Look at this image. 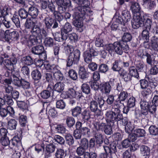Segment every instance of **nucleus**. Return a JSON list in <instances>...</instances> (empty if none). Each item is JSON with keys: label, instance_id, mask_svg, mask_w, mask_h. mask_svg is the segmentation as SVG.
<instances>
[{"label": "nucleus", "instance_id": "obj_49", "mask_svg": "<svg viewBox=\"0 0 158 158\" xmlns=\"http://www.w3.org/2000/svg\"><path fill=\"white\" fill-rule=\"evenodd\" d=\"M52 76L50 73H46L44 74L42 80L44 83L49 82L52 80Z\"/></svg>", "mask_w": 158, "mask_h": 158}, {"label": "nucleus", "instance_id": "obj_18", "mask_svg": "<svg viewBox=\"0 0 158 158\" xmlns=\"http://www.w3.org/2000/svg\"><path fill=\"white\" fill-rule=\"evenodd\" d=\"M42 38L38 36L31 37L27 41V45L28 46L30 47L34 45L40 44L42 41Z\"/></svg>", "mask_w": 158, "mask_h": 158}, {"label": "nucleus", "instance_id": "obj_63", "mask_svg": "<svg viewBox=\"0 0 158 158\" xmlns=\"http://www.w3.org/2000/svg\"><path fill=\"white\" fill-rule=\"evenodd\" d=\"M53 76L57 81H62L64 78L63 74L61 73L60 70H59L55 73L53 74Z\"/></svg>", "mask_w": 158, "mask_h": 158}, {"label": "nucleus", "instance_id": "obj_58", "mask_svg": "<svg viewBox=\"0 0 158 158\" xmlns=\"http://www.w3.org/2000/svg\"><path fill=\"white\" fill-rule=\"evenodd\" d=\"M21 139L20 135H17L16 136H15L11 139V143L14 146H15L17 145L18 143H20V141Z\"/></svg>", "mask_w": 158, "mask_h": 158}, {"label": "nucleus", "instance_id": "obj_7", "mask_svg": "<svg viewBox=\"0 0 158 158\" xmlns=\"http://www.w3.org/2000/svg\"><path fill=\"white\" fill-rule=\"evenodd\" d=\"M114 51L117 54L122 55L123 51L126 53L129 50V47L127 44L123 43V41H116L114 42Z\"/></svg>", "mask_w": 158, "mask_h": 158}, {"label": "nucleus", "instance_id": "obj_8", "mask_svg": "<svg viewBox=\"0 0 158 158\" xmlns=\"http://www.w3.org/2000/svg\"><path fill=\"white\" fill-rule=\"evenodd\" d=\"M52 93L53 98L57 100V97L59 96H56L55 93L53 91V89L52 86L49 85L47 87L46 89L43 90L40 93V95L42 98L43 99H46L49 98L51 96V93Z\"/></svg>", "mask_w": 158, "mask_h": 158}, {"label": "nucleus", "instance_id": "obj_39", "mask_svg": "<svg viewBox=\"0 0 158 158\" xmlns=\"http://www.w3.org/2000/svg\"><path fill=\"white\" fill-rule=\"evenodd\" d=\"M149 30L144 29L141 35L142 40L143 43H148L149 41Z\"/></svg>", "mask_w": 158, "mask_h": 158}, {"label": "nucleus", "instance_id": "obj_3", "mask_svg": "<svg viewBox=\"0 0 158 158\" xmlns=\"http://www.w3.org/2000/svg\"><path fill=\"white\" fill-rule=\"evenodd\" d=\"M105 153H102L100 155V158H107V156L112 158L113 155L115 154L117 152L116 145L113 142L110 143L109 146H103Z\"/></svg>", "mask_w": 158, "mask_h": 158}, {"label": "nucleus", "instance_id": "obj_38", "mask_svg": "<svg viewBox=\"0 0 158 158\" xmlns=\"http://www.w3.org/2000/svg\"><path fill=\"white\" fill-rule=\"evenodd\" d=\"M64 85L62 82H58L53 86L54 90L59 93H61L64 89Z\"/></svg>", "mask_w": 158, "mask_h": 158}, {"label": "nucleus", "instance_id": "obj_56", "mask_svg": "<svg viewBox=\"0 0 158 158\" xmlns=\"http://www.w3.org/2000/svg\"><path fill=\"white\" fill-rule=\"evenodd\" d=\"M6 30L5 31L4 26L0 21V38L3 40L6 35Z\"/></svg>", "mask_w": 158, "mask_h": 158}, {"label": "nucleus", "instance_id": "obj_46", "mask_svg": "<svg viewBox=\"0 0 158 158\" xmlns=\"http://www.w3.org/2000/svg\"><path fill=\"white\" fill-rule=\"evenodd\" d=\"M122 15L124 22L126 23L130 20L131 15L129 11L126 10H124L123 11Z\"/></svg>", "mask_w": 158, "mask_h": 158}, {"label": "nucleus", "instance_id": "obj_21", "mask_svg": "<svg viewBox=\"0 0 158 158\" xmlns=\"http://www.w3.org/2000/svg\"><path fill=\"white\" fill-rule=\"evenodd\" d=\"M111 87L110 83L102 82L99 85V89L104 94L109 93L110 91Z\"/></svg>", "mask_w": 158, "mask_h": 158}, {"label": "nucleus", "instance_id": "obj_17", "mask_svg": "<svg viewBox=\"0 0 158 158\" xmlns=\"http://www.w3.org/2000/svg\"><path fill=\"white\" fill-rule=\"evenodd\" d=\"M135 98L132 97L129 98L128 101L127 106H124L123 109V113L127 114L131 108L135 106Z\"/></svg>", "mask_w": 158, "mask_h": 158}, {"label": "nucleus", "instance_id": "obj_47", "mask_svg": "<svg viewBox=\"0 0 158 158\" xmlns=\"http://www.w3.org/2000/svg\"><path fill=\"white\" fill-rule=\"evenodd\" d=\"M30 83L22 78L19 87H22L24 89H29L31 88Z\"/></svg>", "mask_w": 158, "mask_h": 158}, {"label": "nucleus", "instance_id": "obj_13", "mask_svg": "<svg viewBox=\"0 0 158 158\" xmlns=\"http://www.w3.org/2000/svg\"><path fill=\"white\" fill-rule=\"evenodd\" d=\"M55 2L58 6V9H59L60 10L65 11L67 6H71L70 0H55Z\"/></svg>", "mask_w": 158, "mask_h": 158}, {"label": "nucleus", "instance_id": "obj_51", "mask_svg": "<svg viewBox=\"0 0 158 158\" xmlns=\"http://www.w3.org/2000/svg\"><path fill=\"white\" fill-rule=\"evenodd\" d=\"M72 27L70 24L68 22L66 23L64 26L63 29L61 31L66 34L71 31L72 30Z\"/></svg>", "mask_w": 158, "mask_h": 158}, {"label": "nucleus", "instance_id": "obj_62", "mask_svg": "<svg viewBox=\"0 0 158 158\" xmlns=\"http://www.w3.org/2000/svg\"><path fill=\"white\" fill-rule=\"evenodd\" d=\"M144 89L142 92V95L143 97L146 98L150 97L152 92L150 89L147 88Z\"/></svg>", "mask_w": 158, "mask_h": 158}, {"label": "nucleus", "instance_id": "obj_1", "mask_svg": "<svg viewBox=\"0 0 158 158\" xmlns=\"http://www.w3.org/2000/svg\"><path fill=\"white\" fill-rule=\"evenodd\" d=\"M116 106V108L113 107L111 110L108 111L105 113L106 121L110 123V125L107 124L103 130L107 135H111L113 133L111 126L113 127L114 123H116L117 127L118 121L123 119V115L118 108L119 106L117 105Z\"/></svg>", "mask_w": 158, "mask_h": 158}, {"label": "nucleus", "instance_id": "obj_29", "mask_svg": "<svg viewBox=\"0 0 158 158\" xmlns=\"http://www.w3.org/2000/svg\"><path fill=\"white\" fill-rule=\"evenodd\" d=\"M120 76L122 77L124 81L126 82L131 81L132 77L130 73L123 69L119 72Z\"/></svg>", "mask_w": 158, "mask_h": 158}, {"label": "nucleus", "instance_id": "obj_2", "mask_svg": "<svg viewBox=\"0 0 158 158\" xmlns=\"http://www.w3.org/2000/svg\"><path fill=\"white\" fill-rule=\"evenodd\" d=\"M85 10L84 7L79 6L77 8V11L73 15V23L78 28H81L83 26V17L85 14Z\"/></svg>", "mask_w": 158, "mask_h": 158}, {"label": "nucleus", "instance_id": "obj_36", "mask_svg": "<svg viewBox=\"0 0 158 158\" xmlns=\"http://www.w3.org/2000/svg\"><path fill=\"white\" fill-rule=\"evenodd\" d=\"M82 110V107L78 106H76L71 110L72 115L74 117H77L81 113Z\"/></svg>", "mask_w": 158, "mask_h": 158}, {"label": "nucleus", "instance_id": "obj_5", "mask_svg": "<svg viewBox=\"0 0 158 158\" xmlns=\"http://www.w3.org/2000/svg\"><path fill=\"white\" fill-rule=\"evenodd\" d=\"M145 20V16L143 12L138 15H134L133 16V20L131 21L132 26L133 28L137 29L143 25Z\"/></svg>", "mask_w": 158, "mask_h": 158}, {"label": "nucleus", "instance_id": "obj_14", "mask_svg": "<svg viewBox=\"0 0 158 158\" xmlns=\"http://www.w3.org/2000/svg\"><path fill=\"white\" fill-rule=\"evenodd\" d=\"M89 108L91 111L94 112L95 115L98 116L102 114V111L98 108V103L96 101L93 100L91 102Z\"/></svg>", "mask_w": 158, "mask_h": 158}, {"label": "nucleus", "instance_id": "obj_20", "mask_svg": "<svg viewBox=\"0 0 158 158\" xmlns=\"http://www.w3.org/2000/svg\"><path fill=\"white\" fill-rule=\"evenodd\" d=\"M128 93L126 91H123L121 92L120 94L118 95V101L117 102V104H115V105L112 107V108L113 107L114 108H116L117 107L116 106L117 105H118V106H119L118 108L119 109V105L118 104V103L119 102L121 104H123V103H122V102L125 101V100L128 98Z\"/></svg>", "mask_w": 158, "mask_h": 158}, {"label": "nucleus", "instance_id": "obj_11", "mask_svg": "<svg viewBox=\"0 0 158 158\" xmlns=\"http://www.w3.org/2000/svg\"><path fill=\"white\" fill-rule=\"evenodd\" d=\"M97 52L93 49H90L89 50L85 52L83 56L85 62L87 63H90L92 58L97 56Z\"/></svg>", "mask_w": 158, "mask_h": 158}, {"label": "nucleus", "instance_id": "obj_44", "mask_svg": "<svg viewBox=\"0 0 158 158\" xmlns=\"http://www.w3.org/2000/svg\"><path fill=\"white\" fill-rule=\"evenodd\" d=\"M35 24V22L30 20H27L25 24V27L26 30L30 32Z\"/></svg>", "mask_w": 158, "mask_h": 158}, {"label": "nucleus", "instance_id": "obj_4", "mask_svg": "<svg viewBox=\"0 0 158 158\" xmlns=\"http://www.w3.org/2000/svg\"><path fill=\"white\" fill-rule=\"evenodd\" d=\"M80 51L77 49L70 53L66 60L67 66L70 67L73 64H77L80 60Z\"/></svg>", "mask_w": 158, "mask_h": 158}, {"label": "nucleus", "instance_id": "obj_55", "mask_svg": "<svg viewBox=\"0 0 158 158\" xmlns=\"http://www.w3.org/2000/svg\"><path fill=\"white\" fill-rule=\"evenodd\" d=\"M114 42L113 44H106L104 47V49L108 51L110 54H111L114 51Z\"/></svg>", "mask_w": 158, "mask_h": 158}, {"label": "nucleus", "instance_id": "obj_32", "mask_svg": "<svg viewBox=\"0 0 158 158\" xmlns=\"http://www.w3.org/2000/svg\"><path fill=\"white\" fill-rule=\"evenodd\" d=\"M107 124L100 121H95L94 123V128L96 131H99L100 130L103 131Z\"/></svg>", "mask_w": 158, "mask_h": 158}, {"label": "nucleus", "instance_id": "obj_53", "mask_svg": "<svg viewBox=\"0 0 158 158\" xmlns=\"http://www.w3.org/2000/svg\"><path fill=\"white\" fill-rule=\"evenodd\" d=\"M134 132L138 137H144L146 134L145 131L144 129L140 128L136 129L134 130Z\"/></svg>", "mask_w": 158, "mask_h": 158}, {"label": "nucleus", "instance_id": "obj_60", "mask_svg": "<svg viewBox=\"0 0 158 158\" xmlns=\"http://www.w3.org/2000/svg\"><path fill=\"white\" fill-rule=\"evenodd\" d=\"M68 74L70 77L73 80H76L77 79V74L76 71L73 69L70 70Z\"/></svg>", "mask_w": 158, "mask_h": 158}, {"label": "nucleus", "instance_id": "obj_27", "mask_svg": "<svg viewBox=\"0 0 158 158\" xmlns=\"http://www.w3.org/2000/svg\"><path fill=\"white\" fill-rule=\"evenodd\" d=\"M19 73L17 72L15 74H12V83L15 86L19 87L22 81V78L19 79Z\"/></svg>", "mask_w": 158, "mask_h": 158}, {"label": "nucleus", "instance_id": "obj_22", "mask_svg": "<svg viewBox=\"0 0 158 158\" xmlns=\"http://www.w3.org/2000/svg\"><path fill=\"white\" fill-rule=\"evenodd\" d=\"M89 73L87 72L84 66L79 67L78 74L80 79L83 80L87 79L89 77Z\"/></svg>", "mask_w": 158, "mask_h": 158}, {"label": "nucleus", "instance_id": "obj_40", "mask_svg": "<svg viewBox=\"0 0 158 158\" xmlns=\"http://www.w3.org/2000/svg\"><path fill=\"white\" fill-rule=\"evenodd\" d=\"M65 141L69 146L73 145L74 142V139L72 135L69 134H66L64 136Z\"/></svg>", "mask_w": 158, "mask_h": 158}, {"label": "nucleus", "instance_id": "obj_37", "mask_svg": "<svg viewBox=\"0 0 158 158\" xmlns=\"http://www.w3.org/2000/svg\"><path fill=\"white\" fill-rule=\"evenodd\" d=\"M94 136L96 139L97 143L99 144V146H100L103 141V135L102 133L99 132L98 131H95Z\"/></svg>", "mask_w": 158, "mask_h": 158}, {"label": "nucleus", "instance_id": "obj_45", "mask_svg": "<svg viewBox=\"0 0 158 158\" xmlns=\"http://www.w3.org/2000/svg\"><path fill=\"white\" fill-rule=\"evenodd\" d=\"M81 91L86 94H88L90 93V88L89 85L86 83L82 84L81 87Z\"/></svg>", "mask_w": 158, "mask_h": 158}, {"label": "nucleus", "instance_id": "obj_10", "mask_svg": "<svg viewBox=\"0 0 158 158\" xmlns=\"http://www.w3.org/2000/svg\"><path fill=\"white\" fill-rule=\"evenodd\" d=\"M19 34L17 31H14L11 32L10 30H6L4 40L8 42L10 41V40H17L19 39Z\"/></svg>", "mask_w": 158, "mask_h": 158}, {"label": "nucleus", "instance_id": "obj_35", "mask_svg": "<svg viewBox=\"0 0 158 158\" xmlns=\"http://www.w3.org/2000/svg\"><path fill=\"white\" fill-rule=\"evenodd\" d=\"M22 62L25 65L30 66L34 64V60L30 56H27L23 57Z\"/></svg>", "mask_w": 158, "mask_h": 158}, {"label": "nucleus", "instance_id": "obj_34", "mask_svg": "<svg viewBox=\"0 0 158 158\" xmlns=\"http://www.w3.org/2000/svg\"><path fill=\"white\" fill-rule=\"evenodd\" d=\"M143 28L145 30H150L151 25L152 24V20L149 18H147L146 16H145V20L143 21Z\"/></svg>", "mask_w": 158, "mask_h": 158}, {"label": "nucleus", "instance_id": "obj_12", "mask_svg": "<svg viewBox=\"0 0 158 158\" xmlns=\"http://www.w3.org/2000/svg\"><path fill=\"white\" fill-rule=\"evenodd\" d=\"M17 62L16 58L12 57L10 58V60L7 59H5L4 64L8 70L10 71L14 70Z\"/></svg>", "mask_w": 158, "mask_h": 158}, {"label": "nucleus", "instance_id": "obj_24", "mask_svg": "<svg viewBox=\"0 0 158 158\" xmlns=\"http://www.w3.org/2000/svg\"><path fill=\"white\" fill-rule=\"evenodd\" d=\"M143 56L146 58V62L148 64L151 66L154 64L155 61L152 54L145 52L143 55Z\"/></svg>", "mask_w": 158, "mask_h": 158}, {"label": "nucleus", "instance_id": "obj_31", "mask_svg": "<svg viewBox=\"0 0 158 158\" xmlns=\"http://www.w3.org/2000/svg\"><path fill=\"white\" fill-rule=\"evenodd\" d=\"M53 19L52 17L47 16L45 17L44 21L45 26V28L47 30H51L52 23L53 22Z\"/></svg>", "mask_w": 158, "mask_h": 158}, {"label": "nucleus", "instance_id": "obj_23", "mask_svg": "<svg viewBox=\"0 0 158 158\" xmlns=\"http://www.w3.org/2000/svg\"><path fill=\"white\" fill-rule=\"evenodd\" d=\"M28 13L32 17V18H35L37 17L39 12L38 9L37 7L33 6H31L29 4Z\"/></svg>", "mask_w": 158, "mask_h": 158}, {"label": "nucleus", "instance_id": "obj_28", "mask_svg": "<svg viewBox=\"0 0 158 158\" xmlns=\"http://www.w3.org/2000/svg\"><path fill=\"white\" fill-rule=\"evenodd\" d=\"M140 152L143 156H148L150 154V149L148 146L142 145L140 147Z\"/></svg>", "mask_w": 158, "mask_h": 158}, {"label": "nucleus", "instance_id": "obj_50", "mask_svg": "<svg viewBox=\"0 0 158 158\" xmlns=\"http://www.w3.org/2000/svg\"><path fill=\"white\" fill-rule=\"evenodd\" d=\"M44 43L46 47H52L54 45V40L52 38L48 37L45 38Z\"/></svg>", "mask_w": 158, "mask_h": 158}, {"label": "nucleus", "instance_id": "obj_30", "mask_svg": "<svg viewBox=\"0 0 158 158\" xmlns=\"http://www.w3.org/2000/svg\"><path fill=\"white\" fill-rule=\"evenodd\" d=\"M151 47L154 51H158V37L153 36L151 38Z\"/></svg>", "mask_w": 158, "mask_h": 158}, {"label": "nucleus", "instance_id": "obj_15", "mask_svg": "<svg viewBox=\"0 0 158 158\" xmlns=\"http://www.w3.org/2000/svg\"><path fill=\"white\" fill-rule=\"evenodd\" d=\"M54 38L56 41L59 42H63L62 44L64 46L65 43V41L67 39L68 36V34H66L61 31V33H57L54 35Z\"/></svg>", "mask_w": 158, "mask_h": 158}, {"label": "nucleus", "instance_id": "obj_42", "mask_svg": "<svg viewBox=\"0 0 158 158\" xmlns=\"http://www.w3.org/2000/svg\"><path fill=\"white\" fill-rule=\"evenodd\" d=\"M8 128L11 130L16 129L17 125V122L15 119H11L8 121Z\"/></svg>", "mask_w": 158, "mask_h": 158}, {"label": "nucleus", "instance_id": "obj_52", "mask_svg": "<svg viewBox=\"0 0 158 158\" xmlns=\"http://www.w3.org/2000/svg\"><path fill=\"white\" fill-rule=\"evenodd\" d=\"M66 123L67 126L71 128L74 125L75 121L74 118L72 117H68L66 119Z\"/></svg>", "mask_w": 158, "mask_h": 158}, {"label": "nucleus", "instance_id": "obj_9", "mask_svg": "<svg viewBox=\"0 0 158 158\" xmlns=\"http://www.w3.org/2000/svg\"><path fill=\"white\" fill-rule=\"evenodd\" d=\"M31 52L34 54L39 55L40 57H42L44 59L47 58L46 54L42 45H38L32 47Z\"/></svg>", "mask_w": 158, "mask_h": 158}, {"label": "nucleus", "instance_id": "obj_61", "mask_svg": "<svg viewBox=\"0 0 158 158\" xmlns=\"http://www.w3.org/2000/svg\"><path fill=\"white\" fill-rule=\"evenodd\" d=\"M80 146H82L84 148L87 149L89 147V141L85 138H83L81 140L80 143Z\"/></svg>", "mask_w": 158, "mask_h": 158}, {"label": "nucleus", "instance_id": "obj_43", "mask_svg": "<svg viewBox=\"0 0 158 158\" xmlns=\"http://www.w3.org/2000/svg\"><path fill=\"white\" fill-rule=\"evenodd\" d=\"M129 73L132 77L138 78L139 77V74L137 69L134 66L130 67L129 69Z\"/></svg>", "mask_w": 158, "mask_h": 158}, {"label": "nucleus", "instance_id": "obj_33", "mask_svg": "<svg viewBox=\"0 0 158 158\" xmlns=\"http://www.w3.org/2000/svg\"><path fill=\"white\" fill-rule=\"evenodd\" d=\"M132 39L131 34L129 32H124L122 37L121 40L120 41H123V43L127 44V42H130Z\"/></svg>", "mask_w": 158, "mask_h": 158}, {"label": "nucleus", "instance_id": "obj_25", "mask_svg": "<svg viewBox=\"0 0 158 158\" xmlns=\"http://www.w3.org/2000/svg\"><path fill=\"white\" fill-rule=\"evenodd\" d=\"M56 148V147L52 143H50L46 145L45 147V155L48 157L50 155V154L53 152Z\"/></svg>", "mask_w": 158, "mask_h": 158}, {"label": "nucleus", "instance_id": "obj_57", "mask_svg": "<svg viewBox=\"0 0 158 158\" xmlns=\"http://www.w3.org/2000/svg\"><path fill=\"white\" fill-rule=\"evenodd\" d=\"M25 8L21 9L19 11V15L21 18L25 19L28 16V11L27 12L25 10Z\"/></svg>", "mask_w": 158, "mask_h": 158}, {"label": "nucleus", "instance_id": "obj_16", "mask_svg": "<svg viewBox=\"0 0 158 158\" xmlns=\"http://www.w3.org/2000/svg\"><path fill=\"white\" fill-rule=\"evenodd\" d=\"M121 120H122V122L125 126V131L128 134L131 133L132 131L134 129V127L131 122L128 121L127 118H125Z\"/></svg>", "mask_w": 158, "mask_h": 158}, {"label": "nucleus", "instance_id": "obj_54", "mask_svg": "<svg viewBox=\"0 0 158 158\" xmlns=\"http://www.w3.org/2000/svg\"><path fill=\"white\" fill-rule=\"evenodd\" d=\"M151 135L156 136L158 135V128L155 125L151 126L149 128Z\"/></svg>", "mask_w": 158, "mask_h": 158}, {"label": "nucleus", "instance_id": "obj_48", "mask_svg": "<svg viewBox=\"0 0 158 158\" xmlns=\"http://www.w3.org/2000/svg\"><path fill=\"white\" fill-rule=\"evenodd\" d=\"M81 114L82 119L84 121H88L89 119L90 118L89 112L86 109H85L82 112H81Z\"/></svg>", "mask_w": 158, "mask_h": 158}, {"label": "nucleus", "instance_id": "obj_41", "mask_svg": "<svg viewBox=\"0 0 158 158\" xmlns=\"http://www.w3.org/2000/svg\"><path fill=\"white\" fill-rule=\"evenodd\" d=\"M10 10V8H8L6 6L2 8L0 5V18L2 17L4 18L6 15H8Z\"/></svg>", "mask_w": 158, "mask_h": 158}, {"label": "nucleus", "instance_id": "obj_6", "mask_svg": "<svg viewBox=\"0 0 158 158\" xmlns=\"http://www.w3.org/2000/svg\"><path fill=\"white\" fill-rule=\"evenodd\" d=\"M41 27L42 26L40 23L37 24H35L32 29H31L30 33L33 35H37V36L42 38L46 37L48 35L47 32L44 28L41 29Z\"/></svg>", "mask_w": 158, "mask_h": 158}, {"label": "nucleus", "instance_id": "obj_64", "mask_svg": "<svg viewBox=\"0 0 158 158\" xmlns=\"http://www.w3.org/2000/svg\"><path fill=\"white\" fill-rule=\"evenodd\" d=\"M56 104V107L60 109H63L66 106L65 103L62 100H57Z\"/></svg>", "mask_w": 158, "mask_h": 158}, {"label": "nucleus", "instance_id": "obj_19", "mask_svg": "<svg viewBox=\"0 0 158 158\" xmlns=\"http://www.w3.org/2000/svg\"><path fill=\"white\" fill-rule=\"evenodd\" d=\"M42 73L41 70L37 69H34L31 73L32 78L35 82H38L42 78Z\"/></svg>", "mask_w": 158, "mask_h": 158}, {"label": "nucleus", "instance_id": "obj_26", "mask_svg": "<svg viewBox=\"0 0 158 158\" xmlns=\"http://www.w3.org/2000/svg\"><path fill=\"white\" fill-rule=\"evenodd\" d=\"M143 5L147 6V8L151 10L154 9L156 6L155 0H143Z\"/></svg>", "mask_w": 158, "mask_h": 158}, {"label": "nucleus", "instance_id": "obj_59", "mask_svg": "<svg viewBox=\"0 0 158 158\" xmlns=\"http://www.w3.org/2000/svg\"><path fill=\"white\" fill-rule=\"evenodd\" d=\"M65 155L64 150L60 148L57 149L55 154L56 158H63Z\"/></svg>", "mask_w": 158, "mask_h": 158}]
</instances>
